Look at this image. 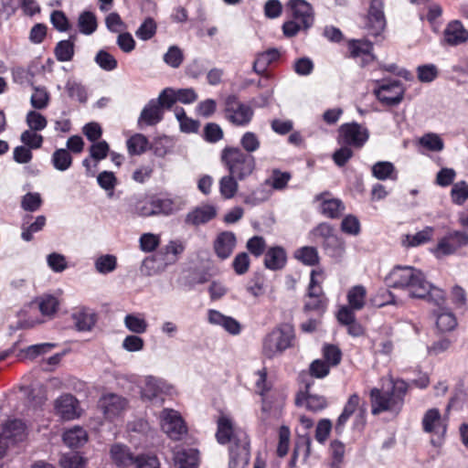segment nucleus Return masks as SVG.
<instances>
[{
  "label": "nucleus",
  "mask_w": 468,
  "mask_h": 468,
  "mask_svg": "<svg viewBox=\"0 0 468 468\" xmlns=\"http://www.w3.org/2000/svg\"><path fill=\"white\" fill-rule=\"evenodd\" d=\"M265 279L261 273L256 272L248 282L246 290L254 297H259L265 292Z\"/></svg>",
  "instance_id": "nucleus-50"
},
{
  "label": "nucleus",
  "mask_w": 468,
  "mask_h": 468,
  "mask_svg": "<svg viewBox=\"0 0 468 468\" xmlns=\"http://www.w3.org/2000/svg\"><path fill=\"white\" fill-rule=\"evenodd\" d=\"M287 253L281 246L271 247L265 252L264 266L271 271H279L285 267Z\"/></svg>",
  "instance_id": "nucleus-25"
},
{
  "label": "nucleus",
  "mask_w": 468,
  "mask_h": 468,
  "mask_svg": "<svg viewBox=\"0 0 468 468\" xmlns=\"http://www.w3.org/2000/svg\"><path fill=\"white\" fill-rule=\"evenodd\" d=\"M59 464L61 468H83L84 460L78 453L69 452L60 457Z\"/></svg>",
  "instance_id": "nucleus-63"
},
{
  "label": "nucleus",
  "mask_w": 468,
  "mask_h": 468,
  "mask_svg": "<svg viewBox=\"0 0 468 468\" xmlns=\"http://www.w3.org/2000/svg\"><path fill=\"white\" fill-rule=\"evenodd\" d=\"M294 338V330L290 324H282L275 327L262 339L263 356L272 359L282 355L285 350L292 346Z\"/></svg>",
  "instance_id": "nucleus-4"
},
{
  "label": "nucleus",
  "mask_w": 468,
  "mask_h": 468,
  "mask_svg": "<svg viewBox=\"0 0 468 468\" xmlns=\"http://www.w3.org/2000/svg\"><path fill=\"white\" fill-rule=\"evenodd\" d=\"M443 36L444 41L450 46H458L468 40V31L458 20L452 21L446 26Z\"/></svg>",
  "instance_id": "nucleus-22"
},
{
  "label": "nucleus",
  "mask_w": 468,
  "mask_h": 468,
  "mask_svg": "<svg viewBox=\"0 0 468 468\" xmlns=\"http://www.w3.org/2000/svg\"><path fill=\"white\" fill-rule=\"evenodd\" d=\"M152 207L155 210V216H170L182 208L181 202L176 198L154 197Z\"/></svg>",
  "instance_id": "nucleus-29"
},
{
  "label": "nucleus",
  "mask_w": 468,
  "mask_h": 468,
  "mask_svg": "<svg viewBox=\"0 0 468 468\" xmlns=\"http://www.w3.org/2000/svg\"><path fill=\"white\" fill-rule=\"evenodd\" d=\"M372 175L378 180L397 179V171L394 165L388 161H379L373 165Z\"/></svg>",
  "instance_id": "nucleus-31"
},
{
  "label": "nucleus",
  "mask_w": 468,
  "mask_h": 468,
  "mask_svg": "<svg viewBox=\"0 0 468 468\" xmlns=\"http://www.w3.org/2000/svg\"><path fill=\"white\" fill-rule=\"evenodd\" d=\"M162 392L160 380L154 377H148L145 380V385L142 389V397L148 400H154Z\"/></svg>",
  "instance_id": "nucleus-45"
},
{
  "label": "nucleus",
  "mask_w": 468,
  "mask_h": 468,
  "mask_svg": "<svg viewBox=\"0 0 468 468\" xmlns=\"http://www.w3.org/2000/svg\"><path fill=\"white\" fill-rule=\"evenodd\" d=\"M467 245L468 233L462 230H452L438 241L434 253L437 257L448 256Z\"/></svg>",
  "instance_id": "nucleus-11"
},
{
  "label": "nucleus",
  "mask_w": 468,
  "mask_h": 468,
  "mask_svg": "<svg viewBox=\"0 0 468 468\" xmlns=\"http://www.w3.org/2000/svg\"><path fill=\"white\" fill-rule=\"evenodd\" d=\"M433 228L426 227L422 230L417 232L414 235H407L403 243L407 246L415 247L428 242L432 236Z\"/></svg>",
  "instance_id": "nucleus-44"
},
{
  "label": "nucleus",
  "mask_w": 468,
  "mask_h": 468,
  "mask_svg": "<svg viewBox=\"0 0 468 468\" xmlns=\"http://www.w3.org/2000/svg\"><path fill=\"white\" fill-rule=\"evenodd\" d=\"M291 174L288 172H281L278 169L272 171L270 179L266 180V184L271 186L276 190H282L287 186Z\"/></svg>",
  "instance_id": "nucleus-51"
},
{
  "label": "nucleus",
  "mask_w": 468,
  "mask_h": 468,
  "mask_svg": "<svg viewBox=\"0 0 468 468\" xmlns=\"http://www.w3.org/2000/svg\"><path fill=\"white\" fill-rule=\"evenodd\" d=\"M294 257L308 266H314L319 262L317 249L312 246H304L296 250Z\"/></svg>",
  "instance_id": "nucleus-40"
},
{
  "label": "nucleus",
  "mask_w": 468,
  "mask_h": 468,
  "mask_svg": "<svg viewBox=\"0 0 468 468\" xmlns=\"http://www.w3.org/2000/svg\"><path fill=\"white\" fill-rule=\"evenodd\" d=\"M49 94L45 88L35 87L34 93L31 95V105L35 109L42 110L48 104Z\"/></svg>",
  "instance_id": "nucleus-57"
},
{
  "label": "nucleus",
  "mask_w": 468,
  "mask_h": 468,
  "mask_svg": "<svg viewBox=\"0 0 468 468\" xmlns=\"http://www.w3.org/2000/svg\"><path fill=\"white\" fill-rule=\"evenodd\" d=\"M220 157L229 173L236 176L239 181L250 176L256 168L255 157L239 147H225Z\"/></svg>",
  "instance_id": "nucleus-3"
},
{
  "label": "nucleus",
  "mask_w": 468,
  "mask_h": 468,
  "mask_svg": "<svg viewBox=\"0 0 468 468\" xmlns=\"http://www.w3.org/2000/svg\"><path fill=\"white\" fill-rule=\"evenodd\" d=\"M94 60L101 69L106 71L114 70L118 66L116 58L112 54L103 49L98 51Z\"/></svg>",
  "instance_id": "nucleus-49"
},
{
  "label": "nucleus",
  "mask_w": 468,
  "mask_h": 468,
  "mask_svg": "<svg viewBox=\"0 0 468 468\" xmlns=\"http://www.w3.org/2000/svg\"><path fill=\"white\" fill-rule=\"evenodd\" d=\"M94 265L99 273H110L116 269L117 259L112 254L102 255L96 259Z\"/></svg>",
  "instance_id": "nucleus-46"
},
{
  "label": "nucleus",
  "mask_w": 468,
  "mask_h": 468,
  "mask_svg": "<svg viewBox=\"0 0 468 468\" xmlns=\"http://www.w3.org/2000/svg\"><path fill=\"white\" fill-rule=\"evenodd\" d=\"M356 410L357 413L356 414L354 427L361 430L366 423L367 404L366 402L360 404V397L357 393H354L349 396L342 413L339 415L335 424V431L336 434L341 435L344 432L346 422Z\"/></svg>",
  "instance_id": "nucleus-5"
},
{
  "label": "nucleus",
  "mask_w": 468,
  "mask_h": 468,
  "mask_svg": "<svg viewBox=\"0 0 468 468\" xmlns=\"http://www.w3.org/2000/svg\"><path fill=\"white\" fill-rule=\"evenodd\" d=\"M372 414L378 415L383 411L394 410L399 408L395 399L389 392H382L374 388L370 391Z\"/></svg>",
  "instance_id": "nucleus-18"
},
{
  "label": "nucleus",
  "mask_w": 468,
  "mask_h": 468,
  "mask_svg": "<svg viewBox=\"0 0 468 468\" xmlns=\"http://www.w3.org/2000/svg\"><path fill=\"white\" fill-rule=\"evenodd\" d=\"M164 118V110L160 109L155 100H150L143 108L137 124L139 128L144 126H154Z\"/></svg>",
  "instance_id": "nucleus-17"
},
{
  "label": "nucleus",
  "mask_w": 468,
  "mask_h": 468,
  "mask_svg": "<svg viewBox=\"0 0 468 468\" xmlns=\"http://www.w3.org/2000/svg\"><path fill=\"white\" fill-rule=\"evenodd\" d=\"M430 303H432L437 309L433 310V314L436 316V325L441 332H449L453 330L457 325V320L452 312L446 305V295L443 292V300L441 302H435L430 299V296L426 298Z\"/></svg>",
  "instance_id": "nucleus-14"
},
{
  "label": "nucleus",
  "mask_w": 468,
  "mask_h": 468,
  "mask_svg": "<svg viewBox=\"0 0 468 468\" xmlns=\"http://www.w3.org/2000/svg\"><path fill=\"white\" fill-rule=\"evenodd\" d=\"M207 319L211 324L221 326L230 335H236L241 331V325L236 319L231 316H227L219 311L209 310Z\"/></svg>",
  "instance_id": "nucleus-21"
},
{
  "label": "nucleus",
  "mask_w": 468,
  "mask_h": 468,
  "mask_svg": "<svg viewBox=\"0 0 468 468\" xmlns=\"http://www.w3.org/2000/svg\"><path fill=\"white\" fill-rule=\"evenodd\" d=\"M237 243L236 236L231 231L220 232L214 241V250L220 260H226L232 254Z\"/></svg>",
  "instance_id": "nucleus-19"
},
{
  "label": "nucleus",
  "mask_w": 468,
  "mask_h": 468,
  "mask_svg": "<svg viewBox=\"0 0 468 468\" xmlns=\"http://www.w3.org/2000/svg\"><path fill=\"white\" fill-rule=\"evenodd\" d=\"M288 7L292 10V16L302 24L303 31L308 30L314 24V12L311 5L305 0H290Z\"/></svg>",
  "instance_id": "nucleus-16"
},
{
  "label": "nucleus",
  "mask_w": 468,
  "mask_h": 468,
  "mask_svg": "<svg viewBox=\"0 0 468 468\" xmlns=\"http://www.w3.org/2000/svg\"><path fill=\"white\" fill-rule=\"evenodd\" d=\"M217 216V208L212 205L197 207L186 216L185 222L189 225L198 226L206 224Z\"/></svg>",
  "instance_id": "nucleus-24"
},
{
  "label": "nucleus",
  "mask_w": 468,
  "mask_h": 468,
  "mask_svg": "<svg viewBox=\"0 0 468 468\" xmlns=\"http://www.w3.org/2000/svg\"><path fill=\"white\" fill-rule=\"evenodd\" d=\"M42 205V198L39 193H27L21 200V207L25 211L35 212L39 209Z\"/></svg>",
  "instance_id": "nucleus-52"
},
{
  "label": "nucleus",
  "mask_w": 468,
  "mask_h": 468,
  "mask_svg": "<svg viewBox=\"0 0 468 468\" xmlns=\"http://www.w3.org/2000/svg\"><path fill=\"white\" fill-rule=\"evenodd\" d=\"M240 145L246 154H250L260 148L261 142L254 133L246 132L240 138Z\"/></svg>",
  "instance_id": "nucleus-56"
},
{
  "label": "nucleus",
  "mask_w": 468,
  "mask_h": 468,
  "mask_svg": "<svg viewBox=\"0 0 468 468\" xmlns=\"http://www.w3.org/2000/svg\"><path fill=\"white\" fill-rule=\"evenodd\" d=\"M225 118L233 125H248L254 114L252 108L239 101L236 95H229L224 101Z\"/></svg>",
  "instance_id": "nucleus-6"
},
{
  "label": "nucleus",
  "mask_w": 468,
  "mask_h": 468,
  "mask_svg": "<svg viewBox=\"0 0 468 468\" xmlns=\"http://www.w3.org/2000/svg\"><path fill=\"white\" fill-rule=\"evenodd\" d=\"M420 144L432 152H441L444 144L441 138L436 133H426L420 139Z\"/></svg>",
  "instance_id": "nucleus-53"
},
{
  "label": "nucleus",
  "mask_w": 468,
  "mask_h": 468,
  "mask_svg": "<svg viewBox=\"0 0 468 468\" xmlns=\"http://www.w3.org/2000/svg\"><path fill=\"white\" fill-rule=\"evenodd\" d=\"M39 310L43 315H52L58 307V301L52 295H45L39 299Z\"/></svg>",
  "instance_id": "nucleus-62"
},
{
  "label": "nucleus",
  "mask_w": 468,
  "mask_h": 468,
  "mask_svg": "<svg viewBox=\"0 0 468 468\" xmlns=\"http://www.w3.org/2000/svg\"><path fill=\"white\" fill-rule=\"evenodd\" d=\"M216 438L218 443H229V468H246L250 459V440L247 432L235 427L232 420L221 416L218 420Z\"/></svg>",
  "instance_id": "nucleus-2"
},
{
  "label": "nucleus",
  "mask_w": 468,
  "mask_h": 468,
  "mask_svg": "<svg viewBox=\"0 0 468 468\" xmlns=\"http://www.w3.org/2000/svg\"><path fill=\"white\" fill-rule=\"evenodd\" d=\"M161 427L172 440H180L187 431L185 421L178 411L164 409L160 413Z\"/></svg>",
  "instance_id": "nucleus-10"
},
{
  "label": "nucleus",
  "mask_w": 468,
  "mask_h": 468,
  "mask_svg": "<svg viewBox=\"0 0 468 468\" xmlns=\"http://www.w3.org/2000/svg\"><path fill=\"white\" fill-rule=\"evenodd\" d=\"M423 430L426 432L443 435L446 432V425L441 420V416L437 409L426 411L422 419Z\"/></svg>",
  "instance_id": "nucleus-27"
},
{
  "label": "nucleus",
  "mask_w": 468,
  "mask_h": 468,
  "mask_svg": "<svg viewBox=\"0 0 468 468\" xmlns=\"http://www.w3.org/2000/svg\"><path fill=\"white\" fill-rule=\"evenodd\" d=\"M26 438V426L20 420L6 421L0 432V459H2L10 445L22 441Z\"/></svg>",
  "instance_id": "nucleus-9"
},
{
  "label": "nucleus",
  "mask_w": 468,
  "mask_h": 468,
  "mask_svg": "<svg viewBox=\"0 0 468 468\" xmlns=\"http://www.w3.org/2000/svg\"><path fill=\"white\" fill-rule=\"evenodd\" d=\"M324 272L322 270H313L311 271V280L308 288L309 300L304 304L305 311H316L319 314H323L327 305V300L322 291V288L318 285L319 282L316 276H323Z\"/></svg>",
  "instance_id": "nucleus-12"
},
{
  "label": "nucleus",
  "mask_w": 468,
  "mask_h": 468,
  "mask_svg": "<svg viewBox=\"0 0 468 468\" xmlns=\"http://www.w3.org/2000/svg\"><path fill=\"white\" fill-rule=\"evenodd\" d=\"M98 185L108 192V196H113V190L117 185V178L113 172L102 171L97 176Z\"/></svg>",
  "instance_id": "nucleus-47"
},
{
  "label": "nucleus",
  "mask_w": 468,
  "mask_h": 468,
  "mask_svg": "<svg viewBox=\"0 0 468 468\" xmlns=\"http://www.w3.org/2000/svg\"><path fill=\"white\" fill-rule=\"evenodd\" d=\"M124 324L129 331L137 335L145 333L148 328V324L144 318L133 314L124 317Z\"/></svg>",
  "instance_id": "nucleus-43"
},
{
  "label": "nucleus",
  "mask_w": 468,
  "mask_h": 468,
  "mask_svg": "<svg viewBox=\"0 0 468 468\" xmlns=\"http://www.w3.org/2000/svg\"><path fill=\"white\" fill-rule=\"evenodd\" d=\"M71 318L76 330L79 332H90L97 323L96 313L85 307L76 310L71 314Z\"/></svg>",
  "instance_id": "nucleus-20"
},
{
  "label": "nucleus",
  "mask_w": 468,
  "mask_h": 468,
  "mask_svg": "<svg viewBox=\"0 0 468 468\" xmlns=\"http://www.w3.org/2000/svg\"><path fill=\"white\" fill-rule=\"evenodd\" d=\"M78 27L83 35L90 36L93 34L98 27L96 16L90 11L81 12L78 18Z\"/></svg>",
  "instance_id": "nucleus-36"
},
{
  "label": "nucleus",
  "mask_w": 468,
  "mask_h": 468,
  "mask_svg": "<svg viewBox=\"0 0 468 468\" xmlns=\"http://www.w3.org/2000/svg\"><path fill=\"white\" fill-rule=\"evenodd\" d=\"M348 48L353 58L362 57L373 49L372 43L367 40H351Z\"/></svg>",
  "instance_id": "nucleus-54"
},
{
  "label": "nucleus",
  "mask_w": 468,
  "mask_h": 468,
  "mask_svg": "<svg viewBox=\"0 0 468 468\" xmlns=\"http://www.w3.org/2000/svg\"><path fill=\"white\" fill-rule=\"evenodd\" d=\"M156 32V24L151 17L146 18L144 23L138 27L135 35L142 40H148L152 38Z\"/></svg>",
  "instance_id": "nucleus-59"
},
{
  "label": "nucleus",
  "mask_w": 468,
  "mask_h": 468,
  "mask_svg": "<svg viewBox=\"0 0 468 468\" xmlns=\"http://www.w3.org/2000/svg\"><path fill=\"white\" fill-rule=\"evenodd\" d=\"M388 286L405 289L412 298L430 299L436 303L443 300V291L431 284L423 272L410 266H396L386 278Z\"/></svg>",
  "instance_id": "nucleus-1"
},
{
  "label": "nucleus",
  "mask_w": 468,
  "mask_h": 468,
  "mask_svg": "<svg viewBox=\"0 0 468 468\" xmlns=\"http://www.w3.org/2000/svg\"><path fill=\"white\" fill-rule=\"evenodd\" d=\"M65 89L71 99H75L81 103L86 102L87 91L84 86L80 82L75 80H69L66 83Z\"/></svg>",
  "instance_id": "nucleus-48"
},
{
  "label": "nucleus",
  "mask_w": 468,
  "mask_h": 468,
  "mask_svg": "<svg viewBox=\"0 0 468 468\" xmlns=\"http://www.w3.org/2000/svg\"><path fill=\"white\" fill-rule=\"evenodd\" d=\"M98 407L107 420H113L127 410L128 400L115 393H108L99 399Z\"/></svg>",
  "instance_id": "nucleus-13"
},
{
  "label": "nucleus",
  "mask_w": 468,
  "mask_h": 468,
  "mask_svg": "<svg viewBox=\"0 0 468 468\" xmlns=\"http://www.w3.org/2000/svg\"><path fill=\"white\" fill-rule=\"evenodd\" d=\"M367 128L356 122L344 123L338 130V143L349 147L361 148L368 140Z\"/></svg>",
  "instance_id": "nucleus-8"
},
{
  "label": "nucleus",
  "mask_w": 468,
  "mask_h": 468,
  "mask_svg": "<svg viewBox=\"0 0 468 468\" xmlns=\"http://www.w3.org/2000/svg\"><path fill=\"white\" fill-rule=\"evenodd\" d=\"M78 400L70 394H64L57 399L55 409L65 420H73L78 416L77 413Z\"/></svg>",
  "instance_id": "nucleus-26"
},
{
  "label": "nucleus",
  "mask_w": 468,
  "mask_h": 468,
  "mask_svg": "<svg viewBox=\"0 0 468 468\" xmlns=\"http://www.w3.org/2000/svg\"><path fill=\"white\" fill-rule=\"evenodd\" d=\"M384 3L381 0H372L367 15L368 34L374 37L379 36L386 27L384 15Z\"/></svg>",
  "instance_id": "nucleus-15"
},
{
  "label": "nucleus",
  "mask_w": 468,
  "mask_h": 468,
  "mask_svg": "<svg viewBox=\"0 0 468 468\" xmlns=\"http://www.w3.org/2000/svg\"><path fill=\"white\" fill-rule=\"evenodd\" d=\"M367 290L363 285H356L347 292V302L349 307L359 311L366 304Z\"/></svg>",
  "instance_id": "nucleus-32"
},
{
  "label": "nucleus",
  "mask_w": 468,
  "mask_h": 468,
  "mask_svg": "<svg viewBox=\"0 0 468 468\" xmlns=\"http://www.w3.org/2000/svg\"><path fill=\"white\" fill-rule=\"evenodd\" d=\"M148 146V139L142 133H136L127 140V149L130 154L138 155L144 153Z\"/></svg>",
  "instance_id": "nucleus-42"
},
{
  "label": "nucleus",
  "mask_w": 468,
  "mask_h": 468,
  "mask_svg": "<svg viewBox=\"0 0 468 468\" xmlns=\"http://www.w3.org/2000/svg\"><path fill=\"white\" fill-rule=\"evenodd\" d=\"M183 60V52L177 46H171L164 55V61L174 69L179 68Z\"/></svg>",
  "instance_id": "nucleus-55"
},
{
  "label": "nucleus",
  "mask_w": 468,
  "mask_h": 468,
  "mask_svg": "<svg viewBox=\"0 0 468 468\" xmlns=\"http://www.w3.org/2000/svg\"><path fill=\"white\" fill-rule=\"evenodd\" d=\"M322 213L331 218H339L345 209V206L340 199H324L321 205Z\"/></svg>",
  "instance_id": "nucleus-41"
},
{
  "label": "nucleus",
  "mask_w": 468,
  "mask_h": 468,
  "mask_svg": "<svg viewBox=\"0 0 468 468\" xmlns=\"http://www.w3.org/2000/svg\"><path fill=\"white\" fill-rule=\"evenodd\" d=\"M376 85L377 86L373 90V93L382 104L387 106H396L402 101L405 90L399 80H377Z\"/></svg>",
  "instance_id": "nucleus-7"
},
{
  "label": "nucleus",
  "mask_w": 468,
  "mask_h": 468,
  "mask_svg": "<svg viewBox=\"0 0 468 468\" xmlns=\"http://www.w3.org/2000/svg\"><path fill=\"white\" fill-rule=\"evenodd\" d=\"M63 441L69 447L78 448L88 441V435L82 428L75 427L63 434Z\"/></svg>",
  "instance_id": "nucleus-35"
},
{
  "label": "nucleus",
  "mask_w": 468,
  "mask_h": 468,
  "mask_svg": "<svg viewBox=\"0 0 468 468\" xmlns=\"http://www.w3.org/2000/svg\"><path fill=\"white\" fill-rule=\"evenodd\" d=\"M20 141L30 149H38L42 146L43 136L33 131H24L20 135Z\"/></svg>",
  "instance_id": "nucleus-61"
},
{
  "label": "nucleus",
  "mask_w": 468,
  "mask_h": 468,
  "mask_svg": "<svg viewBox=\"0 0 468 468\" xmlns=\"http://www.w3.org/2000/svg\"><path fill=\"white\" fill-rule=\"evenodd\" d=\"M51 163L55 169L63 172L68 170L71 166L72 156L67 149H57L52 154Z\"/></svg>",
  "instance_id": "nucleus-38"
},
{
  "label": "nucleus",
  "mask_w": 468,
  "mask_h": 468,
  "mask_svg": "<svg viewBox=\"0 0 468 468\" xmlns=\"http://www.w3.org/2000/svg\"><path fill=\"white\" fill-rule=\"evenodd\" d=\"M451 196L455 204H463L468 199V184L464 181H461L453 185Z\"/></svg>",
  "instance_id": "nucleus-60"
},
{
  "label": "nucleus",
  "mask_w": 468,
  "mask_h": 468,
  "mask_svg": "<svg viewBox=\"0 0 468 468\" xmlns=\"http://www.w3.org/2000/svg\"><path fill=\"white\" fill-rule=\"evenodd\" d=\"M90 157L96 162L105 159L110 152V146L106 141L94 142L90 149Z\"/></svg>",
  "instance_id": "nucleus-58"
},
{
  "label": "nucleus",
  "mask_w": 468,
  "mask_h": 468,
  "mask_svg": "<svg viewBox=\"0 0 468 468\" xmlns=\"http://www.w3.org/2000/svg\"><path fill=\"white\" fill-rule=\"evenodd\" d=\"M52 26L59 32H66L70 28V24L65 13L60 10H55L50 15Z\"/></svg>",
  "instance_id": "nucleus-64"
},
{
  "label": "nucleus",
  "mask_w": 468,
  "mask_h": 468,
  "mask_svg": "<svg viewBox=\"0 0 468 468\" xmlns=\"http://www.w3.org/2000/svg\"><path fill=\"white\" fill-rule=\"evenodd\" d=\"M280 57V52L276 48H269L260 53L253 62L252 69L258 75H263L268 67Z\"/></svg>",
  "instance_id": "nucleus-30"
},
{
  "label": "nucleus",
  "mask_w": 468,
  "mask_h": 468,
  "mask_svg": "<svg viewBox=\"0 0 468 468\" xmlns=\"http://www.w3.org/2000/svg\"><path fill=\"white\" fill-rule=\"evenodd\" d=\"M238 180L236 176H232L229 173L221 177L219 180V191L224 198L229 199L236 195L239 188Z\"/></svg>",
  "instance_id": "nucleus-39"
},
{
  "label": "nucleus",
  "mask_w": 468,
  "mask_h": 468,
  "mask_svg": "<svg viewBox=\"0 0 468 468\" xmlns=\"http://www.w3.org/2000/svg\"><path fill=\"white\" fill-rule=\"evenodd\" d=\"M31 218L32 217L29 215L26 216L24 218L22 227H21V229H22L21 238L25 241L32 240L33 234L40 231L46 225V218L44 216H42V215L37 216L33 223L28 224L27 219H29Z\"/></svg>",
  "instance_id": "nucleus-33"
},
{
  "label": "nucleus",
  "mask_w": 468,
  "mask_h": 468,
  "mask_svg": "<svg viewBox=\"0 0 468 468\" xmlns=\"http://www.w3.org/2000/svg\"><path fill=\"white\" fill-rule=\"evenodd\" d=\"M198 451L193 448H178L174 454L176 468H197Z\"/></svg>",
  "instance_id": "nucleus-28"
},
{
  "label": "nucleus",
  "mask_w": 468,
  "mask_h": 468,
  "mask_svg": "<svg viewBox=\"0 0 468 468\" xmlns=\"http://www.w3.org/2000/svg\"><path fill=\"white\" fill-rule=\"evenodd\" d=\"M54 53L56 58L60 62L70 61L74 56L73 37L57 43Z\"/></svg>",
  "instance_id": "nucleus-37"
},
{
  "label": "nucleus",
  "mask_w": 468,
  "mask_h": 468,
  "mask_svg": "<svg viewBox=\"0 0 468 468\" xmlns=\"http://www.w3.org/2000/svg\"><path fill=\"white\" fill-rule=\"evenodd\" d=\"M323 247L330 257L336 260L341 259L346 251L345 241L336 234L334 237L324 240Z\"/></svg>",
  "instance_id": "nucleus-34"
},
{
  "label": "nucleus",
  "mask_w": 468,
  "mask_h": 468,
  "mask_svg": "<svg viewBox=\"0 0 468 468\" xmlns=\"http://www.w3.org/2000/svg\"><path fill=\"white\" fill-rule=\"evenodd\" d=\"M110 457L115 465L124 468L133 465L136 456L133 455L127 445L117 442L111 446Z\"/></svg>",
  "instance_id": "nucleus-23"
}]
</instances>
